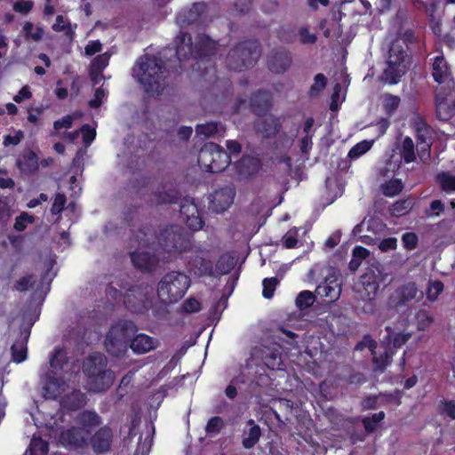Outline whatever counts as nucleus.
Instances as JSON below:
<instances>
[{
    "label": "nucleus",
    "instance_id": "nucleus-1",
    "mask_svg": "<svg viewBox=\"0 0 455 455\" xmlns=\"http://www.w3.org/2000/svg\"><path fill=\"white\" fill-rule=\"evenodd\" d=\"M140 243L156 246L169 255L188 251L192 247L191 235L180 226L171 225L163 228L158 234L152 226L140 229Z\"/></svg>",
    "mask_w": 455,
    "mask_h": 455
},
{
    "label": "nucleus",
    "instance_id": "nucleus-2",
    "mask_svg": "<svg viewBox=\"0 0 455 455\" xmlns=\"http://www.w3.org/2000/svg\"><path fill=\"white\" fill-rule=\"evenodd\" d=\"M133 76L152 95H159L165 87L164 69L156 58H140L133 68Z\"/></svg>",
    "mask_w": 455,
    "mask_h": 455
},
{
    "label": "nucleus",
    "instance_id": "nucleus-3",
    "mask_svg": "<svg viewBox=\"0 0 455 455\" xmlns=\"http://www.w3.org/2000/svg\"><path fill=\"white\" fill-rule=\"evenodd\" d=\"M107 357L100 352H94L84 361L83 372L87 378L92 391H107L114 383L115 372L107 369Z\"/></svg>",
    "mask_w": 455,
    "mask_h": 455
},
{
    "label": "nucleus",
    "instance_id": "nucleus-4",
    "mask_svg": "<svg viewBox=\"0 0 455 455\" xmlns=\"http://www.w3.org/2000/svg\"><path fill=\"white\" fill-rule=\"evenodd\" d=\"M137 331V325L132 320L120 319L116 322L106 335L104 345L107 352L116 357L124 355Z\"/></svg>",
    "mask_w": 455,
    "mask_h": 455
},
{
    "label": "nucleus",
    "instance_id": "nucleus-5",
    "mask_svg": "<svg viewBox=\"0 0 455 455\" xmlns=\"http://www.w3.org/2000/svg\"><path fill=\"white\" fill-rule=\"evenodd\" d=\"M190 283L188 275L180 271L168 272L157 284V296L166 304L176 303L184 297Z\"/></svg>",
    "mask_w": 455,
    "mask_h": 455
},
{
    "label": "nucleus",
    "instance_id": "nucleus-6",
    "mask_svg": "<svg viewBox=\"0 0 455 455\" xmlns=\"http://www.w3.org/2000/svg\"><path fill=\"white\" fill-rule=\"evenodd\" d=\"M156 301L151 285L140 283L128 288L124 295V305L132 314L145 315L152 309Z\"/></svg>",
    "mask_w": 455,
    "mask_h": 455
},
{
    "label": "nucleus",
    "instance_id": "nucleus-7",
    "mask_svg": "<svg viewBox=\"0 0 455 455\" xmlns=\"http://www.w3.org/2000/svg\"><path fill=\"white\" fill-rule=\"evenodd\" d=\"M409 60L401 40H395L390 46L383 79L388 84H397L408 69Z\"/></svg>",
    "mask_w": 455,
    "mask_h": 455
},
{
    "label": "nucleus",
    "instance_id": "nucleus-8",
    "mask_svg": "<svg viewBox=\"0 0 455 455\" xmlns=\"http://www.w3.org/2000/svg\"><path fill=\"white\" fill-rule=\"evenodd\" d=\"M140 230L136 234V240L139 243V248L131 253V259L135 268L144 273L154 272L159 265L160 258L158 248L156 243L146 245L140 243L138 236Z\"/></svg>",
    "mask_w": 455,
    "mask_h": 455
},
{
    "label": "nucleus",
    "instance_id": "nucleus-9",
    "mask_svg": "<svg viewBox=\"0 0 455 455\" xmlns=\"http://www.w3.org/2000/svg\"><path fill=\"white\" fill-rule=\"evenodd\" d=\"M216 43L206 36H200L195 46L192 45L191 37L184 33L177 36L176 53L181 60L188 58L190 55H207L215 49Z\"/></svg>",
    "mask_w": 455,
    "mask_h": 455
},
{
    "label": "nucleus",
    "instance_id": "nucleus-10",
    "mask_svg": "<svg viewBox=\"0 0 455 455\" xmlns=\"http://www.w3.org/2000/svg\"><path fill=\"white\" fill-rule=\"evenodd\" d=\"M259 49L256 42H245L232 50L228 61L231 68L242 70L252 66L259 57Z\"/></svg>",
    "mask_w": 455,
    "mask_h": 455
},
{
    "label": "nucleus",
    "instance_id": "nucleus-11",
    "mask_svg": "<svg viewBox=\"0 0 455 455\" xmlns=\"http://www.w3.org/2000/svg\"><path fill=\"white\" fill-rule=\"evenodd\" d=\"M180 213L189 229L198 231L204 227V221L203 220L201 211L194 198L186 196L181 199Z\"/></svg>",
    "mask_w": 455,
    "mask_h": 455
},
{
    "label": "nucleus",
    "instance_id": "nucleus-12",
    "mask_svg": "<svg viewBox=\"0 0 455 455\" xmlns=\"http://www.w3.org/2000/svg\"><path fill=\"white\" fill-rule=\"evenodd\" d=\"M114 431L108 425L100 427L88 439L95 455L108 453L112 450L114 443Z\"/></svg>",
    "mask_w": 455,
    "mask_h": 455
},
{
    "label": "nucleus",
    "instance_id": "nucleus-13",
    "mask_svg": "<svg viewBox=\"0 0 455 455\" xmlns=\"http://www.w3.org/2000/svg\"><path fill=\"white\" fill-rule=\"evenodd\" d=\"M380 278L374 270L368 269L360 276L361 289L359 290L362 299L367 301L371 311L375 307V296L379 289Z\"/></svg>",
    "mask_w": 455,
    "mask_h": 455
},
{
    "label": "nucleus",
    "instance_id": "nucleus-14",
    "mask_svg": "<svg viewBox=\"0 0 455 455\" xmlns=\"http://www.w3.org/2000/svg\"><path fill=\"white\" fill-rule=\"evenodd\" d=\"M59 441L63 447L73 451H82L88 446V438L79 427L73 426L62 430Z\"/></svg>",
    "mask_w": 455,
    "mask_h": 455
},
{
    "label": "nucleus",
    "instance_id": "nucleus-15",
    "mask_svg": "<svg viewBox=\"0 0 455 455\" xmlns=\"http://www.w3.org/2000/svg\"><path fill=\"white\" fill-rule=\"evenodd\" d=\"M204 250L197 248L188 259V267L198 277H214V265L212 260L204 257Z\"/></svg>",
    "mask_w": 455,
    "mask_h": 455
},
{
    "label": "nucleus",
    "instance_id": "nucleus-16",
    "mask_svg": "<svg viewBox=\"0 0 455 455\" xmlns=\"http://www.w3.org/2000/svg\"><path fill=\"white\" fill-rule=\"evenodd\" d=\"M235 190L231 186H225L210 195L209 208L215 213H222L234 202Z\"/></svg>",
    "mask_w": 455,
    "mask_h": 455
},
{
    "label": "nucleus",
    "instance_id": "nucleus-17",
    "mask_svg": "<svg viewBox=\"0 0 455 455\" xmlns=\"http://www.w3.org/2000/svg\"><path fill=\"white\" fill-rule=\"evenodd\" d=\"M415 133L419 156L425 162L429 158V149L432 144V131L430 127L420 118L415 123Z\"/></svg>",
    "mask_w": 455,
    "mask_h": 455
},
{
    "label": "nucleus",
    "instance_id": "nucleus-18",
    "mask_svg": "<svg viewBox=\"0 0 455 455\" xmlns=\"http://www.w3.org/2000/svg\"><path fill=\"white\" fill-rule=\"evenodd\" d=\"M315 292L324 303H333L340 297L341 283L337 277L328 276L316 286Z\"/></svg>",
    "mask_w": 455,
    "mask_h": 455
},
{
    "label": "nucleus",
    "instance_id": "nucleus-19",
    "mask_svg": "<svg viewBox=\"0 0 455 455\" xmlns=\"http://www.w3.org/2000/svg\"><path fill=\"white\" fill-rule=\"evenodd\" d=\"M418 287L414 282H408L398 286L389 297L390 304L396 309L407 306L416 299Z\"/></svg>",
    "mask_w": 455,
    "mask_h": 455
},
{
    "label": "nucleus",
    "instance_id": "nucleus-20",
    "mask_svg": "<svg viewBox=\"0 0 455 455\" xmlns=\"http://www.w3.org/2000/svg\"><path fill=\"white\" fill-rule=\"evenodd\" d=\"M55 374L47 372L41 379V394L45 399L56 400L63 391L64 381Z\"/></svg>",
    "mask_w": 455,
    "mask_h": 455
},
{
    "label": "nucleus",
    "instance_id": "nucleus-21",
    "mask_svg": "<svg viewBox=\"0 0 455 455\" xmlns=\"http://www.w3.org/2000/svg\"><path fill=\"white\" fill-rule=\"evenodd\" d=\"M259 356L267 369L272 371L284 370L283 348L279 345L264 347L260 349Z\"/></svg>",
    "mask_w": 455,
    "mask_h": 455
},
{
    "label": "nucleus",
    "instance_id": "nucleus-22",
    "mask_svg": "<svg viewBox=\"0 0 455 455\" xmlns=\"http://www.w3.org/2000/svg\"><path fill=\"white\" fill-rule=\"evenodd\" d=\"M180 197V193L172 185L161 184L152 191L149 201L156 204H175Z\"/></svg>",
    "mask_w": 455,
    "mask_h": 455
},
{
    "label": "nucleus",
    "instance_id": "nucleus-23",
    "mask_svg": "<svg viewBox=\"0 0 455 455\" xmlns=\"http://www.w3.org/2000/svg\"><path fill=\"white\" fill-rule=\"evenodd\" d=\"M159 345V341L145 333H139L135 335L130 343V347L133 353L137 355L146 354Z\"/></svg>",
    "mask_w": 455,
    "mask_h": 455
},
{
    "label": "nucleus",
    "instance_id": "nucleus-24",
    "mask_svg": "<svg viewBox=\"0 0 455 455\" xmlns=\"http://www.w3.org/2000/svg\"><path fill=\"white\" fill-rule=\"evenodd\" d=\"M86 403V395L79 389H74L70 393L63 395L60 399L61 407L70 411L80 410Z\"/></svg>",
    "mask_w": 455,
    "mask_h": 455
},
{
    "label": "nucleus",
    "instance_id": "nucleus-25",
    "mask_svg": "<svg viewBox=\"0 0 455 455\" xmlns=\"http://www.w3.org/2000/svg\"><path fill=\"white\" fill-rule=\"evenodd\" d=\"M76 422L86 434L102 424V418L94 411L84 410L76 417Z\"/></svg>",
    "mask_w": 455,
    "mask_h": 455
},
{
    "label": "nucleus",
    "instance_id": "nucleus-26",
    "mask_svg": "<svg viewBox=\"0 0 455 455\" xmlns=\"http://www.w3.org/2000/svg\"><path fill=\"white\" fill-rule=\"evenodd\" d=\"M436 115L440 120L448 121L455 114V103L446 96L437 94L435 100Z\"/></svg>",
    "mask_w": 455,
    "mask_h": 455
},
{
    "label": "nucleus",
    "instance_id": "nucleus-27",
    "mask_svg": "<svg viewBox=\"0 0 455 455\" xmlns=\"http://www.w3.org/2000/svg\"><path fill=\"white\" fill-rule=\"evenodd\" d=\"M247 426L249 428L243 432L242 445L245 449H251L258 443L262 433L259 426L253 419H249Z\"/></svg>",
    "mask_w": 455,
    "mask_h": 455
},
{
    "label": "nucleus",
    "instance_id": "nucleus-28",
    "mask_svg": "<svg viewBox=\"0 0 455 455\" xmlns=\"http://www.w3.org/2000/svg\"><path fill=\"white\" fill-rule=\"evenodd\" d=\"M132 174L134 177L131 182L130 189L140 197L148 195V191L154 188V182L150 179L142 177L141 172H132Z\"/></svg>",
    "mask_w": 455,
    "mask_h": 455
},
{
    "label": "nucleus",
    "instance_id": "nucleus-29",
    "mask_svg": "<svg viewBox=\"0 0 455 455\" xmlns=\"http://www.w3.org/2000/svg\"><path fill=\"white\" fill-rule=\"evenodd\" d=\"M432 76L435 82L439 84L444 83L450 76V67L443 55L434 59L432 63Z\"/></svg>",
    "mask_w": 455,
    "mask_h": 455
},
{
    "label": "nucleus",
    "instance_id": "nucleus-30",
    "mask_svg": "<svg viewBox=\"0 0 455 455\" xmlns=\"http://www.w3.org/2000/svg\"><path fill=\"white\" fill-rule=\"evenodd\" d=\"M279 127V119L273 116H267L258 124L257 131L264 137H271L278 132Z\"/></svg>",
    "mask_w": 455,
    "mask_h": 455
},
{
    "label": "nucleus",
    "instance_id": "nucleus-31",
    "mask_svg": "<svg viewBox=\"0 0 455 455\" xmlns=\"http://www.w3.org/2000/svg\"><path fill=\"white\" fill-rule=\"evenodd\" d=\"M235 259L230 253H224L220 255L216 262L214 272L215 276L228 275L235 267Z\"/></svg>",
    "mask_w": 455,
    "mask_h": 455
},
{
    "label": "nucleus",
    "instance_id": "nucleus-32",
    "mask_svg": "<svg viewBox=\"0 0 455 455\" xmlns=\"http://www.w3.org/2000/svg\"><path fill=\"white\" fill-rule=\"evenodd\" d=\"M401 99L398 96L384 93L380 96L381 108L388 116H392L399 108Z\"/></svg>",
    "mask_w": 455,
    "mask_h": 455
},
{
    "label": "nucleus",
    "instance_id": "nucleus-33",
    "mask_svg": "<svg viewBox=\"0 0 455 455\" xmlns=\"http://www.w3.org/2000/svg\"><path fill=\"white\" fill-rule=\"evenodd\" d=\"M339 174L340 172H331V174L325 179L326 189L329 194L334 196H340L344 190V183Z\"/></svg>",
    "mask_w": 455,
    "mask_h": 455
},
{
    "label": "nucleus",
    "instance_id": "nucleus-34",
    "mask_svg": "<svg viewBox=\"0 0 455 455\" xmlns=\"http://www.w3.org/2000/svg\"><path fill=\"white\" fill-rule=\"evenodd\" d=\"M28 342L25 339H16L11 347L12 359L16 363H20L27 359Z\"/></svg>",
    "mask_w": 455,
    "mask_h": 455
},
{
    "label": "nucleus",
    "instance_id": "nucleus-35",
    "mask_svg": "<svg viewBox=\"0 0 455 455\" xmlns=\"http://www.w3.org/2000/svg\"><path fill=\"white\" fill-rule=\"evenodd\" d=\"M291 64V58L287 53H279L269 60V68L275 73L284 72Z\"/></svg>",
    "mask_w": 455,
    "mask_h": 455
},
{
    "label": "nucleus",
    "instance_id": "nucleus-36",
    "mask_svg": "<svg viewBox=\"0 0 455 455\" xmlns=\"http://www.w3.org/2000/svg\"><path fill=\"white\" fill-rule=\"evenodd\" d=\"M373 140H364L355 144L348 152L347 157L350 160H356L367 153L373 146Z\"/></svg>",
    "mask_w": 455,
    "mask_h": 455
},
{
    "label": "nucleus",
    "instance_id": "nucleus-37",
    "mask_svg": "<svg viewBox=\"0 0 455 455\" xmlns=\"http://www.w3.org/2000/svg\"><path fill=\"white\" fill-rule=\"evenodd\" d=\"M403 188V184L399 179H392L380 186L381 192L387 197L397 196Z\"/></svg>",
    "mask_w": 455,
    "mask_h": 455
},
{
    "label": "nucleus",
    "instance_id": "nucleus-38",
    "mask_svg": "<svg viewBox=\"0 0 455 455\" xmlns=\"http://www.w3.org/2000/svg\"><path fill=\"white\" fill-rule=\"evenodd\" d=\"M401 156L406 164H411L416 160L414 142L411 138L405 137L403 139L402 142Z\"/></svg>",
    "mask_w": 455,
    "mask_h": 455
},
{
    "label": "nucleus",
    "instance_id": "nucleus-39",
    "mask_svg": "<svg viewBox=\"0 0 455 455\" xmlns=\"http://www.w3.org/2000/svg\"><path fill=\"white\" fill-rule=\"evenodd\" d=\"M436 181L440 184L443 191L455 192V176L451 175L450 172H438Z\"/></svg>",
    "mask_w": 455,
    "mask_h": 455
},
{
    "label": "nucleus",
    "instance_id": "nucleus-40",
    "mask_svg": "<svg viewBox=\"0 0 455 455\" xmlns=\"http://www.w3.org/2000/svg\"><path fill=\"white\" fill-rule=\"evenodd\" d=\"M385 412L379 411L374 413L371 417H365L362 419L364 430L370 434L376 431L378 424L385 419Z\"/></svg>",
    "mask_w": 455,
    "mask_h": 455
},
{
    "label": "nucleus",
    "instance_id": "nucleus-41",
    "mask_svg": "<svg viewBox=\"0 0 455 455\" xmlns=\"http://www.w3.org/2000/svg\"><path fill=\"white\" fill-rule=\"evenodd\" d=\"M316 294L310 291H300L296 298V306L300 309L310 307L315 301Z\"/></svg>",
    "mask_w": 455,
    "mask_h": 455
},
{
    "label": "nucleus",
    "instance_id": "nucleus-42",
    "mask_svg": "<svg viewBox=\"0 0 455 455\" xmlns=\"http://www.w3.org/2000/svg\"><path fill=\"white\" fill-rule=\"evenodd\" d=\"M221 130V125L213 122L198 124L196 128V134L199 136H204L205 138L214 136L215 134L220 133Z\"/></svg>",
    "mask_w": 455,
    "mask_h": 455
},
{
    "label": "nucleus",
    "instance_id": "nucleus-43",
    "mask_svg": "<svg viewBox=\"0 0 455 455\" xmlns=\"http://www.w3.org/2000/svg\"><path fill=\"white\" fill-rule=\"evenodd\" d=\"M22 31L26 39H31L35 42L41 40L44 36V30L31 22H25Z\"/></svg>",
    "mask_w": 455,
    "mask_h": 455
},
{
    "label": "nucleus",
    "instance_id": "nucleus-44",
    "mask_svg": "<svg viewBox=\"0 0 455 455\" xmlns=\"http://www.w3.org/2000/svg\"><path fill=\"white\" fill-rule=\"evenodd\" d=\"M52 28L55 31H62L67 36L72 37L75 33L76 25L72 24L62 15H59L56 18L55 23L52 25Z\"/></svg>",
    "mask_w": 455,
    "mask_h": 455
},
{
    "label": "nucleus",
    "instance_id": "nucleus-45",
    "mask_svg": "<svg viewBox=\"0 0 455 455\" xmlns=\"http://www.w3.org/2000/svg\"><path fill=\"white\" fill-rule=\"evenodd\" d=\"M270 103V95L268 92H263L254 95L251 99V105L255 111L259 114L262 109H267Z\"/></svg>",
    "mask_w": 455,
    "mask_h": 455
},
{
    "label": "nucleus",
    "instance_id": "nucleus-46",
    "mask_svg": "<svg viewBox=\"0 0 455 455\" xmlns=\"http://www.w3.org/2000/svg\"><path fill=\"white\" fill-rule=\"evenodd\" d=\"M393 355L394 351L392 348H385L383 353L373 356V363L379 369L384 371L389 364H391Z\"/></svg>",
    "mask_w": 455,
    "mask_h": 455
},
{
    "label": "nucleus",
    "instance_id": "nucleus-47",
    "mask_svg": "<svg viewBox=\"0 0 455 455\" xmlns=\"http://www.w3.org/2000/svg\"><path fill=\"white\" fill-rule=\"evenodd\" d=\"M280 175L277 177V180L282 184V189L283 191H287L290 188V181L288 177L290 176L291 179L295 180V186H298L299 181L302 180V175L305 172H278Z\"/></svg>",
    "mask_w": 455,
    "mask_h": 455
},
{
    "label": "nucleus",
    "instance_id": "nucleus-48",
    "mask_svg": "<svg viewBox=\"0 0 455 455\" xmlns=\"http://www.w3.org/2000/svg\"><path fill=\"white\" fill-rule=\"evenodd\" d=\"M30 455H47L49 451L48 443L41 437L33 438L29 445Z\"/></svg>",
    "mask_w": 455,
    "mask_h": 455
},
{
    "label": "nucleus",
    "instance_id": "nucleus-49",
    "mask_svg": "<svg viewBox=\"0 0 455 455\" xmlns=\"http://www.w3.org/2000/svg\"><path fill=\"white\" fill-rule=\"evenodd\" d=\"M67 363V355L60 349L56 348L50 358V366L55 370H62Z\"/></svg>",
    "mask_w": 455,
    "mask_h": 455
},
{
    "label": "nucleus",
    "instance_id": "nucleus-50",
    "mask_svg": "<svg viewBox=\"0 0 455 455\" xmlns=\"http://www.w3.org/2000/svg\"><path fill=\"white\" fill-rule=\"evenodd\" d=\"M224 426V420L221 417L213 416L209 419L205 427V432L208 435H217L221 431Z\"/></svg>",
    "mask_w": 455,
    "mask_h": 455
},
{
    "label": "nucleus",
    "instance_id": "nucleus-51",
    "mask_svg": "<svg viewBox=\"0 0 455 455\" xmlns=\"http://www.w3.org/2000/svg\"><path fill=\"white\" fill-rule=\"evenodd\" d=\"M279 280L277 277L264 278L262 281V296L265 299H271L274 296Z\"/></svg>",
    "mask_w": 455,
    "mask_h": 455
},
{
    "label": "nucleus",
    "instance_id": "nucleus-52",
    "mask_svg": "<svg viewBox=\"0 0 455 455\" xmlns=\"http://www.w3.org/2000/svg\"><path fill=\"white\" fill-rule=\"evenodd\" d=\"M36 284V280L34 275H26L22 277H20L16 283H14V290L18 291H26L29 288H33Z\"/></svg>",
    "mask_w": 455,
    "mask_h": 455
},
{
    "label": "nucleus",
    "instance_id": "nucleus-53",
    "mask_svg": "<svg viewBox=\"0 0 455 455\" xmlns=\"http://www.w3.org/2000/svg\"><path fill=\"white\" fill-rule=\"evenodd\" d=\"M33 222L34 217L28 214V212H23L19 216L16 217L13 228L16 231L22 232L27 228L28 224H31Z\"/></svg>",
    "mask_w": 455,
    "mask_h": 455
},
{
    "label": "nucleus",
    "instance_id": "nucleus-54",
    "mask_svg": "<svg viewBox=\"0 0 455 455\" xmlns=\"http://www.w3.org/2000/svg\"><path fill=\"white\" fill-rule=\"evenodd\" d=\"M412 208V203L409 199L398 200L392 206V212L395 216H403Z\"/></svg>",
    "mask_w": 455,
    "mask_h": 455
},
{
    "label": "nucleus",
    "instance_id": "nucleus-55",
    "mask_svg": "<svg viewBox=\"0 0 455 455\" xmlns=\"http://www.w3.org/2000/svg\"><path fill=\"white\" fill-rule=\"evenodd\" d=\"M67 204V197L63 193H56L51 207V213L52 215L60 214L65 209Z\"/></svg>",
    "mask_w": 455,
    "mask_h": 455
},
{
    "label": "nucleus",
    "instance_id": "nucleus-56",
    "mask_svg": "<svg viewBox=\"0 0 455 455\" xmlns=\"http://www.w3.org/2000/svg\"><path fill=\"white\" fill-rule=\"evenodd\" d=\"M439 412L442 415L455 419V400H443L439 403Z\"/></svg>",
    "mask_w": 455,
    "mask_h": 455
},
{
    "label": "nucleus",
    "instance_id": "nucleus-57",
    "mask_svg": "<svg viewBox=\"0 0 455 455\" xmlns=\"http://www.w3.org/2000/svg\"><path fill=\"white\" fill-rule=\"evenodd\" d=\"M443 291V283L441 281H435L429 283L427 291V297L429 300L435 301Z\"/></svg>",
    "mask_w": 455,
    "mask_h": 455
},
{
    "label": "nucleus",
    "instance_id": "nucleus-58",
    "mask_svg": "<svg viewBox=\"0 0 455 455\" xmlns=\"http://www.w3.org/2000/svg\"><path fill=\"white\" fill-rule=\"evenodd\" d=\"M344 99H345V96L342 93L341 86H340V84H337L334 86V91L331 95V106H330L331 109L332 111L338 110L339 108V105L344 100Z\"/></svg>",
    "mask_w": 455,
    "mask_h": 455
},
{
    "label": "nucleus",
    "instance_id": "nucleus-59",
    "mask_svg": "<svg viewBox=\"0 0 455 455\" xmlns=\"http://www.w3.org/2000/svg\"><path fill=\"white\" fill-rule=\"evenodd\" d=\"M38 317H39V315H36L34 317L30 316L29 319L28 320V322L24 323L21 325L20 336L18 337V339H25L26 342L28 341V339H29V336H30V333H31V328L34 325V323L36 322Z\"/></svg>",
    "mask_w": 455,
    "mask_h": 455
},
{
    "label": "nucleus",
    "instance_id": "nucleus-60",
    "mask_svg": "<svg viewBox=\"0 0 455 455\" xmlns=\"http://www.w3.org/2000/svg\"><path fill=\"white\" fill-rule=\"evenodd\" d=\"M402 241L406 250H414L418 246L419 238L413 232H407L403 235Z\"/></svg>",
    "mask_w": 455,
    "mask_h": 455
},
{
    "label": "nucleus",
    "instance_id": "nucleus-61",
    "mask_svg": "<svg viewBox=\"0 0 455 455\" xmlns=\"http://www.w3.org/2000/svg\"><path fill=\"white\" fill-rule=\"evenodd\" d=\"M109 57L107 52L97 56L92 63V73L94 71L100 72L104 69L108 65Z\"/></svg>",
    "mask_w": 455,
    "mask_h": 455
},
{
    "label": "nucleus",
    "instance_id": "nucleus-62",
    "mask_svg": "<svg viewBox=\"0 0 455 455\" xmlns=\"http://www.w3.org/2000/svg\"><path fill=\"white\" fill-rule=\"evenodd\" d=\"M182 310L186 313H196L201 310V303L195 298H189L183 302Z\"/></svg>",
    "mask_w": 455,
    "mask_h": 455
},
{
    "label": "nucleus",
    "instance_id": "nucleus-63",
    "mask_svg": "<svg viewBox=\"0 0 455 455\" xmlns=\"http://www.w3.org/2000/svg\"><path fill=\"white\" fill-rule=\"evenodd\" d=\"M326 85V78L323 74H317L314 78V84L310 87V93L312 95L317 94Z\"/></svg>",
    "mask_w": 455,
    "mask_h": 455
},
{
    "label": "nucleus",
    "instance_id": "nucleus-64",
    "mask_svg": "<svg viewBox=\"0 0 455 455\" xmlns=\"http://www.w3.org/2000/svg\"><path fill=\"white\" fill-rule=\"evenodd\" d=\"M397 246V239L395 237H387L380 241L379 248L381 251H389L395 250Z\"/></svg>",
    "mask_w": 455,
    "mask_h": 455
}]
</instances>
